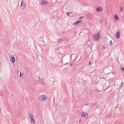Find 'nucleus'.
Returning <instances> with one entry per match:
<instances>
[{
	"instance_id": "obj_1",
	"label": "nucleus",
	"mask_w": 124,
	"mask_h": 124,
	"mask_svg": "<svg viewBox=\"0 0 124 124\" xmlns=\"http://www.w3.org/2000/svg\"><path fill=\"white\" fill-rule=\"evenodd\" d=\"M100 32H98L94 36V39L95 40L98 41L100 38Z\"/></svg>"
},
{
	"instance_id": "obj_2",
	"label": "nucleus",
	"mask_w": 124,
	"mask_h": 124,
	"mask_svg": "<svg viewBox=\"0 0 124 124\" xmlns=\"http://www.w3.org/2000/svg\"><path fill=\"white\" fill-rule=\"evenodd\" d=\"M29 116L31 122L33 124H35L36 123L35 121L33 118V115L30 113L29 114Z\"/></svg>"
},
{
	"instance_id": "obj_3",
	"label": "nucleus",
	"mask_w": 124,
	"mask_h": 124,
	"mask_svg": "<svg viewBox=\"0 0 124 124\" xmlns=\"http://www.w3.org/2000/svg\"><path fill=\"white\" fill-rule=\"evenodd\" d=\"M81 116L82 117H84L86 119H87L88 118V114L85 112H83L81 113Z\"/></svg>"
},
{
	"instance_id": "obj_4",
	"label": "nucleus",
	"mask_w": 124,
	"mask_h": 124,
	"mask_svg": "<svg viewBox=\"0 0 124 124\" xmlns=\"http://www.w3.org/2000/svg\"><path fill=\"white\" fill-rule=\"evenodd\" d=\"M40 100L42 101H45L47 99V97L45 95H42L40 97Z\"/></svg>"
},
{
	"instance_id": "obj_5",
	"label": "nucleus",
	"mask_w": 124,
	"mask_h": 124,
	"mask_svg": "<svg viewBox=\"0 0 124 124\" xmlns=\"http://www.w3.org/2000/svg\"><path fill=\"white\" fill-rule=\"evenodd\" d=\"M48 3V2L46 0H42L41 1L40 3V5H43L45 4H46Z\"/></svg>"
},
{
	"instance_id": "obj_6",
	"label": "nucleus",
	"mask_w": 124,
	"mask_h": 124,
	"mask_svg": "<svg viewBox=\"0 0 124 124\" xmlns=\"http://www.w3.org/2000/svg\"><path fill=\"white\" fill-rule=\"evenodd\" d=\"M103 10L102 8L100 7H98L96 9V12H101Z\"/></svg>"
},
{
	"instance_id": "obj_7",
	"label": "nucleus",
	"mask_w": 124,
	"mask_h": 124,
	"mask_svg": "<svg viewBox=\"0 0 124 124\" xmlns=\"http://www.w3.org/2000/svg\"><path fill=\"white\" fill-rule=\"evenodd\" d=\"M119 18L118 16L116 15H115L114 16V19L115 20L117 21L118 20Z\"/></svg>"
},
{
	"instance_id": "obj_8",
	"label": "nucleus",
	"mask_w": 124,
	"mask_h": 124,
	"mask_svg": "<svg viewBox=\"0 0 124 124\" xmlns=\"http://www.w3.org/2000/svg\"><path fill=\"white\" fill-rule=\"evenodd\" d=\"M120 37V32H117L116 35V37L117 39H118Z\"/></svg>"
},
{
	"instance_id": "obj_9",
	"label": "nucleus",
	"mask_w": 124,
	"mask_h": 124,
	"mask_svg": "<svg viewBox=\"0 0 124 124\" xmlns=\"http://www.w3.org/2000/svg\"><path fill=\"white\" fill-rule=\"evenodd\" d=\"M25 6L24 4H21V8L22 9H24V8Z\"/></svg>"
},
{
	"instance_id": "obj_10",
	"label": "nucleus",
	"mask_w": 124,
	"mask_h": 124,
	"mask_svg": "<svg viewBox=\"0 0 124 124\" xmlns=\"http://www.w3.org/2000/svg\"><path fill=\"white\" fill-rule=\"evenodd\" d=\"M80 21H77V22H75L74 23V25H76L79 24V23H80Z\"/></svg>"
},
{
	"instance_id": "obj_11",
	"label": "nucleus",
	"mask_w": 124,
	"mask_h": 124,
	"mask_svg": "<svg viewBox=\"0 0 124 124\" xmlns=\"http://www.w3.org/2000/svg\"><path fill=\"white\" fill-rule=\"evenodd\" d=\"M12 62H15V59L14 57H12Z\"/></svg>"
},
{
	"instance_id": "obj_12",
	"label": "nucleus",
	"mask_w": 124,
	"mask_h": 124,
	"mask_svg": "<svg viewBox=\"0 0 124 124\" xmlns=\"http://www.w3.org/2000/svg\"><path fill=\"white\" fill-rule=\"evenodd\" d=\"M19 77H21L23 76V73H22L21 71H20V72Z\"/></svg>"
},
{
	"instance_id": "obj_13",
	"label": "nucleus",
	"mask_w": 124,
	"mask_h": 124,
	"mask_svg": "<svg viewBox=\"0 0 124 124\" xmlns=\"http://www.w3.org/2000/svg\"><path fill=\"white\" fill-rule=\"evenodd\" d=\"M120 9L121 11H122L123 9V7L121 6L120 8Z\"/></svg>"
},
{
	"instance_id": "obj_14",
	"label": "nucleus",
	"mask_w": 124,
	"mask_h": 124,
	"mask_svg": "<svg viewBox=\"0 0 124 124\" xmlns=\"http://www.w3.org/2000/svg\"><path fill=\"white\" fill-rule=\"evenodd\" d=\"M84 18V17L83 16H80L79 17V19H81L83 18Z\"/></svg>"
},
{
	"instance_id": "obj_15",
	"label": "nucleus",
	"mask_w": 124,
	"mask_h": 124,
	"mask_svg": "<svg viewBox=\"0 0 124 124\" xmlns=\"http://www.w3.org/2000/svg\"><path fill=\"white\" fill-rule=\"evenodd\" d=\"M109 44L110 45H111L112 44V42L111 40L110 41Z\"/></svg>"
},
{
	"instance_id": "obj_16",
	"label": "nucleus",
	"mask_w": 124,
	"mask_h": 124,
	"mask_svg": "<svg viewBox=\"0 0 124 124\" xmlns=\"http://www.w3.org/2000/svg\"><path fill=\"white\" fill-rule=\"evenodd\" d=\"M21 4L22 3V4H23V0H21Z\"/></svg>"
},
{
	"instance_id": "obj_17",
	"label": "nucleus",
	"mask_w": 124,
	"mask_h": 124,
	"mask_svg": "<svg viewBox=\"0 0 124 124\" xmlns=\"http://www.w3.org/2000/svg\"><path fill=\"white\" fill-rule=\"evenodd\" d=\"M103 50H104L105 49V47L104 46H103Z\"/></svg>"
},
{
	"instance_id": "obj_18",
	"label": "nucleus",
	"mask_w": 124,
	"mask_h": 124,
	"mask_svg": "<svg viewBox=\"0 0 124 124\" xmlns=\"http://www.w3.org/2000/svg\"><path fill=\"white\" fill-rule=\"evenodd\" d=\"M121 70H122L123 71V72H124V69L123 68H121Z\"/></svg>"
},
{
	"instance_id": "obj_19",
	"label": "nucleus",
	"mask_w": 124,
	"mask_h": 124,
	"mask_svg": "<svg viewBox=\"0 0 124 124\" xmlns=\"http://www.w3.org/2000/svg\"><path fill=\"white\" fill-rule=\"evenodd\" d=\"M73 65V63H71L70 65V66H72Z\"/></svg>"
},
{
	"instance_id": "obj_20",
	"label": "nucleus",
	"mask_w": 124,
	"mask_h": 124,
	"mask_svg": "<svg viewBox=\"0 0 124 124\" xmlns=\"http://www.w3.org/2000/svg\"><path fill=\"white\" fill-rule=\"evenodd\" d=\"M69 14H71V12L70 13H69ZM67 15L68 16H69V13H67Z\"/></svg>"
},
{
	"instance_id": "obj_21",
	"label": "nucleus",
	"mask_w": 124,
	"mask_h": 124,
	"mask_svg": "<svg viewBox=\"0 0 124 124\" xmlns=\"http://www.w3.org/2000/svg\"><path fill=\"white\" fill-rule=\"evenodd\" d=\"M123 83H121V86H122V85H123Z\"/></svg>"
},
{
	"instance_id": "obj_22",
	"label": "nucleus",
	"mask_w": 124,
	"mask_h": 124,
	"mask_svg": "<svg viewBox=\"0 0 124 124\" xmlns=\"http://www.w3.org/2000/svg\"><path fill=\"white\" fill-rule=\"evenodd\" d=\"M91 62H89L88 64L89 65H90L91 64Z\"/></svg>"
}]
</instances>
